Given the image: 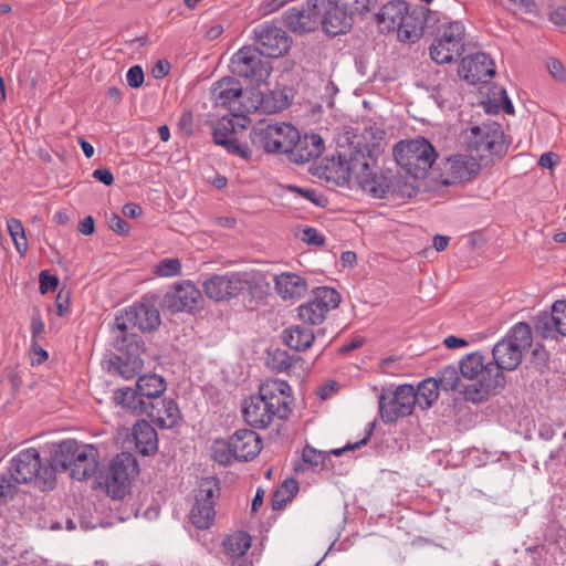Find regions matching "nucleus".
Here are the masks:
<instances>
[{
  "label": "nucleus",
  "instance_id": "nucleus-27",
  "mask_svg": "<svg viewBox=\"0 0 566 566\" xmlns=\"http://www.w3.org/2000/svg\"><path fill=\"white\" fill-rule=\"evenodd\" d=\"M475 156L465 154H453L443 163V174L446 185H453L469 180L479 171V164Z\"/></svg>",
  "mask_w": 566,
  "mask_h": 566
},
{
  "label": "nucleus",
  "instance_id": "nucleus-42",
  "mask_svg": "<svg viewBox=\"0 0 566 566\" xmlns=\"http://www.w3.org/2000/svg\"><path fill=\"white\" fill-rule=\"evenodd\" d=\"M459 368L452 365L443 367L437 377L438 386L444 391L460 389L461 376Z\"/></svg>",
  "mask_w": 566,
  "mask_h": 566
},
{
  "label": "nucleus",
  "instance_id": "nucleus-26",
  "mask_svg": "<svg viewBox=\"0 0 566 566\" xmlns=\"http://www.w3.org/2000/svg\"><path fill=\"white\" fill-rule=\"evenodd\" d=\"M136 415L147 416L151 422L161 429H171L181 419V412L177 402L172 398L165 396L154 402H147V407Z\"/></svg>",
  "mask_w": 566,
  "mask_h": 566
},
{
  "label": "nucleus",
  "instance_id": "nucleus-50",
  "mask_svg": "<svg viewBox=\"0 0 566 566\" xmlns=\"http://www.w3.org/2000/svg\"><path fill=\"white\" fill-rule=\"evenodd\" d=\"M227 144L224 149L233 156L240 157L241 159L249 161L252 158V151L248 144L240 143L238 138H232L230 142H223Z\"/></svg>",
  "mask_w": 566,
  "mask_h": 566
},
{
  "label": "nucleus",
  "instance_id": "nucleus-24",
  "mask_svg": "<svg viewBox=\"0 0 566 566\" xmlns=\"http://www.w3.org/2000/svg\"><path fill=\"white\" fill-rule=\"evenodd\" d=\"M458 73L464 81L475 85L491 80L495 74V65L490 55L478 52L462 59Z\"/></svg>",
  "mask_w": 566,
  "mask_h": 566
},
{
  "label": "nucleus",
  "instance_id": "nucleus-61",
  "mask_svg": "<svg viewBox=\"0 0 566 566\" xmlns=\"http://www.w3.org/2000/svg\"><path fill=\"white\" fill-rule=\"evenodd\" d=\"M31 349L33 353L32 365H41L49 358V353L36 340H32Z\"/></svg>",
  "mask_w": 566,
  "mask_h": 566
},
{
  "label": "nucleus",
  "instance_id": "nucleus-12",
  "mask_svg": "<svg viewBox=\"0 0 566 566\" xmlns=\"http://www.w3.org/2000/svg\"><path fill=\"white\" fill-rule=\"evenodd\" d=\"M417 406L415 387L411 384H402L392 387H384L378 395V411L385 424H392L400 418L409 417Z\"/></svg>",
  "mask_w": 566,
  "mask_h": 566
},
{
  "label": "nucleus",
  "instance_id": "nucleus-20",
  "mask_svg": "<svg viewBox=\"0 0 566 566\" xmlns=\"http://www.w3.org/2000/svg\"><path fill=\"white\" fill-rule=\"evenodd\" d=\"M255 36V49H259L264 56L280 57L291 48L292 40L281 27L270 22L259 24L253 30Z\"/></svg>",
  "mask_w": 566,
  "mask_h": 566
},
{
  "label": "nucleus",
  "instance_id": "nucleus-29",
  "mask_svg": "<svg viewBox=\"0 0 566 566\" xmlns=\"http://www.w3.org/2000/svg\"><path fill=\"white\" fill-rule=\"evenodd\" d=\"M370 158L371 154L369 149H367V154L360 149H355L350 153L348 158H346V156H339L338 166L342 174L337 177L338 185H345L352 179L357 181L360 176L371 169L369 166Z\"/></svg>",
  "mask_w": 566,
  "mask_h": 566
},
{
  "label": "nucleus",
  "instance_id": "nucleus-62",
  "mask_svg": "<svg viewBox=\"0 0 566 566\" xmlns=\"http://www.w3.org/2000/svg\"><path fill=\"white\" fill-rule=\"evenodd\" d=\"M279 489L283 490V493L291 501L296 495V493L298 491V482L293 478H289L282 482V484Z\"/></svg>",
  "mask_w": 566,
  "mask_h": 566
},
{
  "label": "nucleus",
  "instance_id": "nucleus-34",
  "mask_svg": "<svg viewBox=\"0 0 566 566\" xmlns=\"http://www.w3.org/2000/svg\"><path fill=\"white\" fill-rule=\"evenodd\" d=\"M316 337L312 328L303 325H292L284 328L281 334L283 344L295 352L308 349Z\"/></svg>",
  "mask_w": 566,
  "mask_h": 566
},
{
  "label": "nucleus",
  "instance_id": "nucleus-32",
  "mask_svg": "<svg viewBox=\"0 0 566 566\" xmlns=\"http://www.w3.org/2000/svg\"><path fill=\"white\" fill-rule=\"evenodd\" d=\"M211 95L216 105L231 108L242 95V85L235 77L227 76L212 85Z\"/></svg>",
  "mask_w": 566,
  "mask_h": 566
},
{
  "label": "nucleus",
  "instance_id": "nucleus-57",
  "mask_svg": "<svg viewBox=\"0 0 566 566\" xmlns=\"http://www.w3.org/2000/svg\"><path fill=\"white\" fill-rule=\"evenodd\" d=\"M547 70L556 81H566V70L564 64L559 60L551 57L547 61Z\"/></svg>",
  "mask_w": 566,
  "mask_h": 566
},
{
  "label": "nucleus",
  "instance_id": "nucleus-64",
  "mask_svg": "<svg viewBox=\"0 0 566 566\" xmlns=\"http://www.w3.org/2000/svg\"><path fill=\"white\" fill-rule=\"evenodd\" d=\"M78 231L85 235H91L95 231V222L92 216H86L78 224Z\"/></svg>",
  "mask_w": 566,
  "mask_h": 566
},
{
  "label": "nucleus",
  "instance_id": "nucleus-22",
  "mask_svg": "<svg viewBox=\"0 0 566 566\" xmlns=\"http://www.w3.org/2000/svg\"><path fill=\"white\" fill-rule=\"evenodd\" d=\"M534 328L543 338L566 336V300H557L549 312H541L534 318Z\"/></svg>",
  "mask_w": 566,
  "mask_h": 566
},
{
  "label": "nucleus",
  "instance_id": "nucleus-11",
  "mask_svg": "<svg viewBox=\"0 0 566 566\" xmlns=\"http://www.w3.org/2000/svg\"><path fill=\"white\" fill-rule=\"evenodd\" d=\"M462 138L467 150L480 160L501 156L504 153V133L496 122L488 120L471 126L463 132Z\"/></svg>",
  "mask_w": 566,
  "mask_h": 566
},
{
  "label": "nucleus",
  "instance_id": "nucleus-15",
  "mask_svg": "<svg viewBox=\"0 0 566 566\" xmlns=\"http://www.w3.org/2000/svg\"><path fill=\"white\" fill-rule=\"evenodd\" d=\"M465 28L461 21H450L430 45V56L437 64L458 60L465 50Z\"/></svg>",
  "mask_w": 566,
  "mask_h": 566
},
{
  "label": "nucleus",
  "instance_id": "nucleus-52",
  "mask_svg": "<svg viewBox=\"0 0 566 566\" xmlns=\"http://www.w3.org/2000/svg\"><path fill=\"white\" fill-rule=\"evenodd\" d=\"M107 224L115 233L119 235H127L130 230L127 221L115 212H112L109 216H107Z\"/></svg>",
  "mask_w": 566,
  "mask_h": 566
},
{
  "label": "nucleus",
  "instance_id": "nucleus-5",
  "mask_svg": "<svg viewBox=\"0 0 566 566\" xmlns=\"http://www.w3.org/2000/svg\"><path fill=\"white\" fill-rule=\"evenodd\" d=\"M161 324V318L157 306L149 301L135 303L130 306L116 312L111 332L112 337H116V343L122 345L124 342H133V338L143 345L140 335L134 332L138 328L143 333L156 331Z\"/></svg>",
  "mask_w": 566,
  "mask_h": 566
},
{
  "label": "nucleus",
  "instance_id": "nucleus-46",
  "mask_svg": "<svg viewBox=\"0 0 566 566\" xmlns=\"http://www.w3.org/2000/svg\"><path fill=\"white\" fill-rule=\"evenodd\" d=\"M340 4L356 20L369 13L378 4V0H340Z\"/></svg>",
  "mask_w": 566,
  "mask_h": 566
},
{
  "label": "nucleus",
  "instance_id": "nucleus-9",
  "mask_svg": "<svg viewBox=\"0 0 566 566\" xmlns=\"http://www.w3.org/2000/svg\"><path fill=\"white\" fill-rule=\"evenodd\" d=\"M396 163L413 179H422L438 158L436 148L426 138L400 140L394 147Z\"/></svg>",
  "mask_w": 566,
  "mask_h": 566
},
{
  "label": "nucleus",
  "instance_id": "nucleus-25",
  "mask_svg": "<svg viewBox=\"0 0 566 566\" xmlns=\"http://www.w3.org/2000/svg\"><path fill=\"white\" fill-rule=\"evenodd\" d=\"M291 147L285 155L294 164L303 165L317 159L325 150V144L321 135L311 133L301 136L297 130V137H293Z\"/></svg>",
  "mask_w": 566,
  "mask_h": 566
},
{
  "label": "nucleus",
  "instance_id": "nucleus-30",
  "mask_svg": "<svg viewBox=\"0 0 566 566\" xmlns=\"http://www.w3.org/2000/svg\"><path fill=\"white\" fill-rule=\"evenodd\" d=\"M408 2L405 0H390L375 13V21L382 31L400 30L402 15L408 13Z\"/></svg>",
  "mask_w": 566,
  "mask_h": 566
},
{
  "label": "nucleus",
  "instance_id": "nucleus-53",
  "mask_svg": "<svg viewBox=\"0 0 566 566\" xmlns=\"http://www.w3.org/2000/svg\"><path fill=\"white\" fill-rule=\"evenodd\" d=\"M300 238L310 245L321 247L325 243V238L313 227H305Z\"/></svg>",
  "mask_w": 566,
  "mask_h": 566
},
{
  "label": "nucleus",
  "instance_id": "nucleus-8",
  "mask_svg": "<svg viewBox=\"0 0 566 566\" xmlns=\"http://www.w3.org/2000/svg\"><path fill=\"white\" fill-rule=\"evenodd\" d=\"M493 365L491 360L486 361L481 352H473L463 356L459 363V370L463 378L469 380L476 379L475 382L463 387V395L465 400L473 403H479L488 400L490 396L496 395L501 388L488 389L485 385L491 384L495 373L490 370V376L486 370Z\"/></svg>",
  "mask_w": 566,
  "mask_h": 566
},
{
  "label": "nucleus",
  "instance_id": "nucleus-33",
  "mask_svg": "<svg viewBox=\"0 0 566 566\" xmlns=\"http://www.w3.org/2000/svg\"><path fill=\"white\" fill-rule=\"evenodd\" d=\"M391 172H377L373 168L356 181L359 187L377 199L388 198Z\"/></svg>",
  "mask_w": 566,
  "mask_h": 566
},
{
  "label": "nucleus",
  "instance_id": "nucleus-4",
  "mask_svg": "<svg viewBox=\"0 0 566 566\" xmlns=\"http://www.w3.org/2000/svg\"><path fill=\"white\" fill-rule=\"evenodd\" d=\"M99 453L95 446L84 444L75 439H65L53 446L48 468L57 471H71L77 481L87 480L97 473Z\"/></svg>",
  "mask_w": 566,
  "mask_h": 566
},
{
  "label": "nucleus",
  "instance_id": "nucleus-7",
  "mask_svg": "<svg viewBox=\"0 0 566 566\" xmlns=\"http://www.w3.org/2000/svg\"><path fill=\"white\" fill-rule=\"evenodd\" d=\"M262 450V439L251 429H239L228 440L216 439L211 446L212 459L221 465H230L234 460L248 462Z\"/></svg>",
  "mask_w": 566,
  "mask_h": 566
},
{
  "label": "nucleus",
  "instance_id": "nucleus-43",
  "mask_svg": "<svg viewBox=\"0 0 566 566\" xmlns=\"http://www.w3.org/2000/svg\"><path fill=\"white\" fill-rule=\"evenodd\" d=\"M235 129L233 119L230 118H221L217 122L216 126L212 130V138L216 145L221 147H227V144L223 142H230L234 137Z\"/></svg>",
  "mask_w": 566,
  "mask_h": 566
},
{
  "label": "nucleus",
  "instance_id": "nucleus-38",
  "mask_svg": "<svg viewBox=\"0 0 566 566\" xmlns=\"http://www.w3.org/2000/svg\"><path fill=\"white\" fill-rule=\"evenodd\" d=\"M251 547V537L245 532H237L223 541L224 553L230 557H243Z\"/></svg>",
  "mask_w": 566,
  "mask_h": 566
},
{
  "label": "nucleus",
  "instance_id": "nucleus-3",
  "mask_svg": "<svg viewBox=\"0 0 566 566\" xmlns=\"http://www.w3.org/2000/svg\"><path fill=\"white\" fill-rule=\"evenodd\" d=\"M269 286L265 275L258 270L213 274L202 282L205 294L216 302L229 301L239 295L261 300Z\"/></svg>",
  "mask_w": 566,
  "mask_h": 566
},
{
  "label": "nucleus",
  "instance_id": "nucleus-36",
  "mask_svg": "<svg viewBox=\"0 0 566 566\" xmlns=\"http://www.w3.org/2000/svg\"><path fill=\"white\" fill-rule=\"evenodd\" d=\"M250 140L254 148L262 149L266 154H277L279 140L273 134V125L268 122H259L250 132Z\"/></svg>",
  "mask_w": 566,
  "mask_h": 566
},
{
  "label": "nucleus",
  "instance_id": "nucleus-55",
  "mask_svg": "<svg viewBox=\"0 0 566 566\" xmlns=\"http://www.w3.org/2000/svg\"><path fill=\"white\" fill-rule=\"evenodd\" d=\"M127 84L133 88H138L143 85L145 74L140 65H133L126 73Z\"/></svg>",
  "mask_w": 566,
  "mask_h": 566
},
{
  "label": "nucleus",
  "instance_id": "nucleus-21",
  "mask_svg": "<svg viewBox=\"0 0 566 566\" xmlns=\"http://www.w3.org/2000/svg\"><path fill=\"white\" fill-rule=\"evenodd\" d=\"M112 338L114 349L119 353L112 363L116 365V369L123 378H134L144 367L142 354L145 352V346L138 345L136 338H133V342H124L123 346L116 343V337Z\"/></svg>",
  "mask_w": 566,
  "mask_h": 566
},
{
  "label": "nucleus",
  "instance_id": "nucleus-47",
  "mask_svg": "<svg viewBox=\"0 0 566 566\" xmlns=\"http://www.w3.org/2000/svg\"><path fill=\"white\" fill-rule=\"evenodd\" d=\"M302 460L313 469L323 470L326 468V461L329 460V454L318 451L311 446H306L302 452Z\"/></svg>",
  "mask_w": 566,
  "mask_h": 566
},
{
  "label": "nucleus",
  "instance_id": "nucleus-37",
  "mask_svg": "<svg viewBox=\"0 0 566 566\" xmlns=\"http://www.w3.org/2000/svg\"><path fill=\"white\" fill-rule=\"evenodd\" d=\"M438 380L436 377H428L421 380L417 387H415V394L417 397V405L422 409L427 410L433 406L439 398Z\"/></svg>",
  "mask_w": 566,
  "mask_h": 566
},
{
  "label": "nucleus",
  "instance_id": "nucleus-60",
  "mask_svg": "<svg viewBox=\"0 0 566 566\" xmlns=\"http://www.w3.org/2000/svg\"><path fill=\"white\" fill-rule=\"evenodd\" d=\"M549 21L566 31V6L558 7L552 11Z\"/></svg>",
  "mask_w": 566,
  "mask_h": 566
},
{
  "label": "nucleus",
  "instance_id": "nucleus-28",
  "mask_svg": "<svg viewBox=\"0 0 566 566\" xmlns=\"http://www.w3.org/2000/svg\"><path fill=\"white\" fill-rule=\"evenodd\" d=\"M429 20V9L424 6L408 4V13L402 15V23L398 30L401 41L415 42L423 34V29Z\"/></svg>",
  "mask_w": 566,
  "mask_h": 566
},
{
  "label": "nucleus",
  "instance_id": "nucleus-16",
  "mask_svg": "<svg viewBox=\"0 0 566 566\" xmlns=\"http://www.w3.org/2000/svg\"><path fill=\"white\" fill-rule=\"evenodd\" d=\"M219 492L220 482L217 478L208 476L200 481L189 513V520L197 528L208 530L213 524L216 499Z\"/></svg>",
  "mask_w": 566,
  "mask_h": 566
},
{
  "label": "nucleus",
  "instance_id": "nucleus-18",
  "mask_svg": "<svg viewBox=\"0 0 566 566\" xmlns=\"http://www.w3.org/2000/svg\"><path fill=\"white\" fill-rule=\"evenodd\" d=\"M340 303V294L333 287L318 286L313 291L312 298L297 308L298 317L310 325L321 324L326 314Z\"/></svg>",
  "mask_w": 566,
  "mask_h": 566
},
{
  "label": "nucleus",
  "instance_id": "nucleus-17",
  "mask_svg": "<svg viewBox=\"0 0 566 566\" xmlns=\"http://www.w3.org/2000/svg\"><path fill=\"white\" fill-rule=\"evenodd\" d=\"M203 305L200 289L191 281L175 283L164 295L163 306L171 314L199 312Z\"/></svg>",
  "mask_w": 566,
  "mask_h": 566
},
{
  "label": "nucleus",
  "instance_id": "nucleus-58",
  "mask_svg": "<svg viewBox=\"0 0 566 566\" xmlns=\"http://www.w3.org/2000/svg\"><path fill=\"white\" fill-rule=\"evenodd\" d=\"M56 314L59 316H65L70 312V292L61 290L55 298Z\"/></svg>",
  "mask_w": 566,
  "mask_h": 566
},
{
  "label": "nucleus",
  "instance_id": "nucleus-10",
  "mask_svg": "<svg viewBox=\"0 0 566 566\" xmlns=\"http://www.w3.org/2000/svg\"><path fill=\"white\" fill-rule=\"evenodd\" d=\"M166 380L157 374H148L138 377L135 388L124 387L114 392V400L124 409L136 415L147 407V402H154L161 398L166 391Z\"/></svg>",
  "mask_w": 566,
  "mask_h": 566
},
{
  "label": "nucleus",
  "instance_id": "nucleus-54",
  "mask_svg": "<svg viewBox=\"0 0 566 566\" xmlns=\"http://www.w3.org/2000/svg\"><path fill=\"white\" fill-rule=\"evenodd\" d=\"M59 277L56 275L50 274L46 270L41 271L39 274V289L42 294L49 291H55L59 286Z\"/></svg>",
  "mask_w": 566,
  "mask_h": 566
},
{
  "label": "nucleus",
  "instance_id": "nucleus-13",
  "mask_svg": "<svg viewBox=\"0 0 566 566\" xmlns=\"http://www.w3.org/2000/svg\"><path fill=\"white\" fill-rule=\"evenodd\" d=\"M139 472L135 457L129 452L118 453L108 464L104 473L101 472L99 483H104L107 493L113 499H123L130 489V480Z\"/></svg>",
  "mask_w": 566,
  "mask_h": 566
},
{
  "label": "nucleus",
  "instance_id": "nucleus-59",
  "mask_svg": "<svg viewBox=\"0 0 566 566\" xmlns=\"http://www.w3.org/2000/svg\"><path fill=\"white\" fill-rule=\"evenodd\" d=\"M92 177L105 186L114 184V175L108 168H97L93 171Z\"/></svg>",
  "mask_w": 566,
  "mask_h": 566
},
{
  "label": "nucleus",
  "instance_id": "nucleus-2",
  "mask_svg": "<svg viewBox=\"0 0 566 566\" xmlns=\"http://www.w3.org/2000/svg\"><path fill=\"white\" fill-rule=\"evenodd\" d=\"M532 342L531 326L525 322H520L511 327L506 335L493 346L491 360L493 365L486 370V375L490 376V370L495 375H493L491 384L485 385L488 389H504L506 380L503 371L515 370L521 365L523 352L532 346Z\"/></svg>",
  "mask_w": 566,
  "mask_h": 566
},
{
  "label": "nucleus",
  "instance_id": "nucleus-51",
  "mask_svg": "<svg viewBox=\"0 0 566 566\" xmlns=\"http://www.w3.org/2000/svg\"><path fill=\"white\" fill-rule=\"evenodd\" d=\"M289 189L292 192L301 195L303 198L307 199L308 201L313 202L314 205L318 207H324L326 203V199L322 195H317L315 189L312 188H302L298 186H289Z\"/></svg>",
  "mask_w": 566,
  "mask_h": 566
},
{
  "label": "nucleus",
  "instance_id": "nucleus-19",
  "mask_svg": "<svg viewBox=\"0 0 566 566\" xmlns=\"http://www.w3.org/2000/svg\"><path fill=\"white\" fill-rule=\"evenodd\" d=\"M325 0H306L283 13L284 25L292 32L304 34L318 29L322 23L319 9H324Z\"/></svg>",
  "mask_w": 566,
  "mask_h": 566
},
{
  "label": "nucleus",
  "instance_id": "nucleus-23",
  "mask_svg": "<svg viewBox=\"0 0 566 566\" xmlns=\"http://www.w3.org/2000/svg\"><path fill=\"white\" fill-rule=\"evenodd\" d=\"M319 15L324 32L332 36L346 33L355 22L347 9L340 4V0H325Z\"/></svg>",
  "mask_w": 566,
  "mask_h": 566
},
{
  "label": "nucleus",
  "instance_id": "nucleus-44",
  "mask_svg": "<svg viewBox=\"0 0 566 566\" xmlns=\"http://www.w3.org/2000/svg\"><path fill=\"white\" fill-rule=\"evenodd\" d=\"M297 360H301V357L292 356L283 349H275L268 356L269 367L277 373L286 371Z\"/></svg>",
  "mask_w": 566,
  "mask_h": 566
},
{
  "label": "nucleus",
  "instance_id": "nucleus-14",
  "mask_svg": "<svg viewBox=\"0 0 566 566\" xmlns=\"http://www.w3.org/2000/svg\"><path fill=\"white\" fill-rule=\"evenodd\" d=\"M233 75L244 78L251 84L264 83L271 74L272 66L259 49L243 46L230 60Z\"/></svg>",
  "mask_w": 566,
  "mask_h": 566
},
{
  "label": "nucleus",
  "instance_id": "nucleus-1",
  "mask_svg": "<svg viewBox=\"0 0 566 566\" xmlns=\"http://www.w3.org/2000/svg\"><path fill=\"white\" fill-rule=\"evenodd\" d=\"M291 387L285 380L268 379L259 391L242 402L244 421L252 428L265 429L275 417L285 419L291 413L289 406Z\"/></svg>",
  "mask_w": 566,
  "mask_h": 566
},
{
  "label": "nucleus",
  "instance_id": "nucleus-40",
  "mask_svg": "<svg viewBox=\"0 0 566 566\" xmlns=\"http://www.w3.org/2000/svg\"><path fill=\"white\" fill-rule=\"evenodd\" d=\"M272 125L274 137L280 143L277 154L286 155L294 139L293 137H297V129L293 125L285 122H275L272 123Z\"/></svg>",
  "mask_w": 566,
  "mask_h": 566
},
{
  "label": "nucleus",
  "instance_id": "nucleus-49",
  "mask_svg": "<svg viewBox=\"0 0 566 566\" xmlns=\"http://www.w3.org/2000/svg\"><path fill=\"white\" fill-rule=\"evenodd\" d=\"M503 6L514 13L537 14L538 12L535 0H505Z\"/></svg>",
  "mask_w": 566,
  "mask_h": 566
},
{
  "label": "nucleus",
  "instance_id": "nucleus-45",
  "mask_svg": "<svg viewBox=\"0 0 566 566\" xmlns=\"http://www.w3.org/2000/svg\"><path fill=\"white\" fill-rule=\"evenodd\" d=\"M8 231L14 242L17 251L23 255L28 250V241L24 228L19 219L11 218L7 221Z\"/></svg>",
  "mask_w": 566,
  "mask_h": 566
},
{
  "label": "nucleus",
  "instance_id": "nucleus-39",
  "mask_svg": "<svg viewBox=\"0 0 566 566\" xmlns=\"http://www.w3.org/2000/svg\"><path fill=\"white\" fill-rule=\"evenodd\" d=\"M417 179L408 181L403 176H394L391 174L388 197L412 198L418 193Z\"/></svg>",
  "mask_w": 566,
  "mask_h": 566
},
{
  "label": "nucleus",
  "instance_id": "nucleus-41",
  "mask_svg": "<svg viewBox=\"0 0 566 566\" xmlns=\"http://www.w3.org/2000/svg\"><path fill=\"white\" fill-rule=\"evenodd\" d=\"M263 103L269 113H276L286 109L291 104V99L286 88L275 87L270 92V96L263 99Z\"/></svg>",
  "mask_w": 566,
  "mask_h": 566
},
{
  "label": "nucleus",
  "instance_id": "nucleus-63",
  "mask_svg": "<svg viewBox=\"0 0 566 566\" xmlns=\"http://www.w3.org/2000/svg\"><path fill=\"white\" fill-rule=\"evenodd\" d=\"M289 497L283 493V490L277 489L271 499L273 510H282L289 502Z\"/></svg>",
  "mask_w": 566,
  "mask_h": 566
},
{
  "label": "nucleus",
  "instance_id": "nucleus-48",
  "mask_svg": "<svg viewBox=\"0 0 566 566\" xmlns=\"http://www.w3.org/2000/svg\"><path fill=\"white\" fill-rule=\"evenodd\" d=\"M155 273L161 277H172L181 274V262L178 258H166L155 266Z\"/></svg>",
  "mask_w": 566,
  "mask_h": 566
},
{
  "label": "nucleus",
  "instance_id": "nucleus-56",
  "mask_svg": "<svg viewBox=\"0 0 566 566\" xmlns=\"http://www.w3.org/2000/svg\"><path fill=\"white\" fill-rule=\"evenodd\" d=\"M374 428H375V422L368 423V430L366 431V434L363 439H360L359 441H357L355 443H348L343 448L332 450L331 453L334 455H340L345 451H352V450L360 448L361 446L367 444L368 440L370 439V437L373 434Z\"/></svg>",
  "mask_w": 566,
  "mask_h": 566
},
{
  "label": "nucleus",
  "instance_id": "nucleus-6",
  "mask_svg": "<svg viewBox=\"0 0 566 566\" xmlns=\"http://www.w3.org/2000/svg\"><path fill=\"white\" fill-rule=\"evenodd\" d=\"M10 476L18 484L33 483L41 491L53 490L56 476L52 468L42 462L35 448L21 450L10 461Z\"/></svg>",
  "mask_w": 566,
  "mask_h": 566
},
{
  "label": "nucleus",
  "instance_id": "nucleus-31",
  "mask_svg": "<svg viewBox=\"0 0 566 566\" xmlns=\"http://www.w3.org/2000/svg\"><path fill=\"white\" fill-rule=\"evenodd\" d=\"M274 287L283 300H298L305 294L307 282L296 273L283 272L275 275Z\"/></svg>",
  "mask_w": 566,
  "mask_h": 566
},
{
  "label": "nucleus",
  "instance_id": "nucleus-35",
  "mask_svg": "<svg viewBox=\"0 0 566 566\" xmlns=\"http://www.w3.org/2000/svg\"><path fill=\"white\" fill-rule=\"evenodd\" d=\"M137 451L143 455L154 454L158 450V437L154 427L146 420H138L133 427Z\"/></svg>",
  "mask_w": 566,
  "mask_h": 566
}]
</instances>
